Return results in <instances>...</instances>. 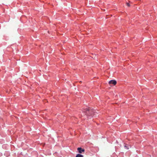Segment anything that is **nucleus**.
<instances>
[{
	"instance_id": "obj_2",
	"label": "nucleus",
	"mask_w": 157,
	"mask_h": 157,
	"mask_svg": "<svg viewBox=\"0 0 157 157\" xmlns=\"http://www.w3.org/2000/svg\"><path fill=\"white\" fill-rule=\"evenodd\" d=\"M109 83L111 86L112 84L115 85L117 84V82L115 80H111L109 82Z\"/></svg>"
},
{
	"instance_id": "obj_3",
	"label": "nucleus",
	"mask_w": 157,
	"mask_h": 157,
	"mask_svg": "<svg viewBox=\"0 0 157 157\" xmlns=\"http://www.w3.org/2000/svg\"><path fill=\"white\" fill-rule=\"evenodd\" d=\"M77 149L79 153H82V152H84L85 151L84 149H82L81 147H78Z\"/></svg>"
},
{
	"instance_id": "obj_6",
	"label": "nucleus",
	"mask_w": 157,
	"mask_h": 157,
	"mask_svg": "<svg viewBox=\"0 0 157 157\" xmlns=\"http://www.w3.org/2000/svg\"><path fill=\"white\" fill-rule=\"evenodd\" d=\"M126 5L127 6H130V4L128 3H127Z\"/></svg>"
},
{
	"instance_id": "obj_5",
	"label": "nucleus",
	"mask_w": 157,
	"mask_h": 157,
	"mask_svg": "<svg viewBox=\"0 0 157 157\" xmlns=\"http://www.w3.org/2000/svg\"><path fill=\"white\" fill-rule=\"evenodd\" d=\"M124 147L126 149H129V148L126 145H125Z\"/></svg>"
},
{
	"instance_id": "obj_1",
	"label": "nucleus",
	"mask_w": 157,
	"mask_h": 157,
	"mask_svg": "<svg viewBox=\"0 0 157 157\" xmlns=\"http://www.w3.org/2000/svg\"><path fill=\"white\" fill-rule=\"evenodd\" d=\"M83 112L84 113H85L87 116H92L94 112L93 110L91 109L86 108L84 109L83 110ZM83 116L85 115V114H83Z\"/></svg>"
},
{
	"instance_id": "obj_4",
	"label": "nucleus",
	"mask_w": 157,
	"mask_h": 157,
	"mask_svg": "<svg viewBox=\"0 0 157 157\" xmlns=\"http://www.w3.org/2000/svg\"><path fill=\"white\" fill-rule=\"evenodd\" d=\"M76 157H83V155L80 154H78Z\"/></svg>"
}]
</instances>
